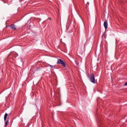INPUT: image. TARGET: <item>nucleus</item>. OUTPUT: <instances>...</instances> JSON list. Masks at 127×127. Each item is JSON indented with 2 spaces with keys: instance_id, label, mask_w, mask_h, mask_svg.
I'll list each match as a JSON object with an SVG mask.
<instances>
[{
  "instance_id": "obj_1",
  "label": "nucleus",
  "mask_w": 127,
  "mask_h": 127,
  "mask_svg": "<svg viewBox=\"0 0 127 127\" xmlns=\"http://www.w3.org/2000/svg\"><path fill=\"white\" fill-rule=\"evenodd\" d=\"M57 64H61L62 65H63L64 67H65L66 66L65 63L61 59H58L57 61Z\"/></svg>"
},
{
  "instance_id": "obj_2",
  "label": "nucleus",
  "mask_w": 127,
  "mask_h": 127,
  "mask_svg": "<svg viewBox=\"0 0 127 127\" xmlns=\"http://www.w3.org/2000/svg\"><path fill=\"white\" fill-rule=\"evenodd\" d=\"M90 79L91 80V82L93 83H96L95 82V76L94 75V73H92Z\"/></svg>"
},
{
  "instance_id": "obj_7",
  "label": "nucleus",
  "mask_w": 127,
  "mask_h": 127,
  "mask_svg": "<svg viewBox=\"0 0 127 127\" xmlns=\"http://www.w3.org/2000/svg\"><path fill=\"white\" fill-rule=\"evenodd\" d=\"M7 124H8V121H6L5 123V127H7Z\"/></svg>"
},
{
  "instance_id": "obj_8",
  "label": "nucleus",
  "mask_w": 127,
  "mask_h": 127,
  "mask_svg": "<svg viewBox=\"0 0 127 127\" xmlns=\"http://www.w3.org/2000/svg\"><path fill=\"white\" fill-rule=\"evenodd\" d=\"M125 86H127V82H126L125 84H124Z\"/></svg>"
},
{
  "instance_id": "obj_4",
  "label": "nucleus",
  "mask_w": 127,
  "mask_h": 127,
  "mask_svg": "<svg viewBox=\"0 0 127 127\" xmlns=\"http://www.w3.org/2000/svg\"><path fill=\"white\" fill-rule=\"evenodd\" d=\"M10 28L12 29V30H16V28H15V25L14 24H11Z\"/></svg>"
},
{
  "instance_id": "obj_5",
  "label": "nucleus",
  "mask_w": 127,
  "mask_h": 127,
  "mask_svg": "<svg viewBox=\"0 0 127 127\" xmlns=\"http://www.w3.org/2000/svg\"><path fill=\"white\" fill-rule=\"evenodd\" d=\"M7 117V113H5V114H4V122H5L6 121Z\"/></svg>"
},
{
  "instance_id": "obj_6",
  "label": "nucleus",
  "mask_w": 127,
  "mask_h": 127,
  "mask_svg": "<svg viewBox=\"0 0 127 127\" xmlns=\"http://www.w3.org/2000/svg\"><path fill=\"white\" fill-rule=\"evenodd\" d=\"M48 66H50V67H51L52 70H54V69L55 68V65H53L49 64Z\"/></svg>"
},
{
  "instance_id": "obj_3",
  "label": "nucleus",
  "mask_w": 127,
  "mask_h": 127,
  "mask_svg": "<svg viewBox=\"0 0 127 127\" xmlns=\"http://www.w3.org/2000/svg\"><path fill=\"white\" fill-rule=\"evenodd\" d=\"M108 26V23H107V21L104 22V27H105L106 30H107V28H108V26Z\"/></svg>"
}]
</instances>
